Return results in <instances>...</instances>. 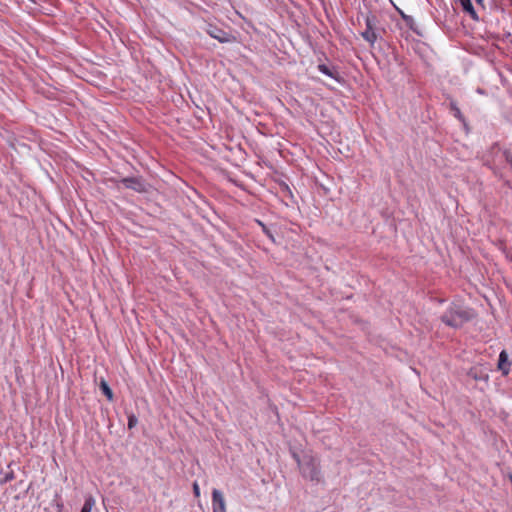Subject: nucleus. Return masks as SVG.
I'll return each mask as SVG.
<instances>
[{
  "instance_id": "obj_15",
  "label": "nucleus",
  "mask_w": 512,
  "mask_h": 512,
  "mask_svg": "<svg viewBox=\"0 0 512 512\" xmlns=\"http://www.w3.org/2000/svg\"><path fill=\"white\" fill-rule=\"evenodd\" d=\"M138 423V419L134 414H130L128 416V428L132 429L134 428Z\"/></svg>"
},
{
  "instance_id": "obj_17",
  "label": "nucleus",
  "mask_w": 512,
  "mask_h": 512,
  "mask_svg": "<svg viewBox=\"0 0 512 512\" xmlns=\"http://www.w3.org/2000/svg\"><path fill=\"white\" fill-rule=\"evenodd\" d=\"M478 3H482L483 0H476Z\"/></svg>"
},
{
  "instance_id": "obj_8",
  "label": "nucleus",
  "mask_w": 512,
  "mask_h": 512,
  "mask_svg": "<svg viewBox=\"0 0 512 512\" xmlns=\"http://www.w3.org/2000/svg\"><path fill=\"white\" fill-rule=\"evenodd\" d=\"M402 19L405 21V24L418 36H423V32L420 29L419 25L416 23L414 18L410 15L405 14L403 11H400Z\"/></svg>"
},
{
  "instance_id": "obj_2",
  "label": "nucleus",
  "mask_w": 512,
  "mask_h": 512,
  "mask_svg": "<svg viewBox=\"0 0 512 512\" xmlns=\"http://www.w3.org/2000/svg\"><path fill=\"white\" fill-rule=\"evenodd\" d=\"M473 317V311L461 304L452 303L442 314L441 320L447 326L459 328Z\"/></svg>"
},
{
  "instance_id": "obj_14",
  "label": "nucleus",
  "mask_w": 512,
  "mask_h": 512,
  "mask_svg": "<svg viewBox=\"0 0 512 512\" xmlns=\"http://www.w3.org/2000/svg\"><path fill=\"white\" fill-rule=\"evenodd\" d=\"M256 223L261 227L263 233L273 242H275L274 235L271 230L260 220H256Z\"/></svg>"
},
{
  "instance_id": "obj_6",
  "label": "nucleus",
  "mask_w": 512,
  "mask_h": 512,
  "mask_svg": "<svg viewBox=\"0 0 512 512\" xmlns=\"http://www.w3.org/2000/svg\"><path fill=\"white\" fill-rule=\"evenodd\" d=\"M208 34L218 40L220 43H228V42H231L232 40V36L231 34L225 32L224 30L218 28V27H215V26H210L207 30Z\"/></svg>"
},
{
  "instance_id": "obj_13",
  "label": "nucleus",
  "mask_w": 512,
  "mask_h": 512,
  "mask_svg": "<svg viewBox=\"0 0 512 512\" xmlns=\"http://www.w3.org/2000/svg\"><path fill=\"white\" fill-rule=\"evenodd\" d=\"M450 110L452 111L454 117L460 121H464V117L455 101L450 102Z\"/></svg>"
},
{
  "instance_id": "obj_11",
  "label": "nucleus",
  "mask_w": 512,
  "mask_h": 512,
  "mask_svg": "<svg viewBox=\"0 0 512 512\" xmlns=\"http://www.w3.org/2000/svg\"><path fill=\"white\" fill-rule=\"evenodd\" d=\"M100 389L103 392V394L108 398V400L113 399V393L109 385L106 381L102 380L100 383Z\"/></svg>"
},
{
  "instance_id": "obj_10",
  "label": "nucleus",
  "mask_w": 512,
  "mask_h": 512,
  "mask_svg": "<svg viewBox=\"0 0 512 512\" xmlns=\"http://www.w3.org/2000/svg\"><path fill=\"white\" fill-rule=\"evenodd\" d=\"M461 6L465 12H467L472 19L477 20V14L474 10L471 0H460Z\"/></svg>"
},
{
  "instance_id": "obj_1",
  "label": "nucleus",
  "mask_w": 512,
  "mask_h": 512,
  "mask_svg": "<svg viewBox=\"0 0 512 512\" xmlns=\"http://www.w3.org/2000/svg\"><path fill=\"white\" fill-rule=\"evenodd\" d=\"M292 456L296 461L299 471L304 479L312 482L313 484L324 483L318 457L310 452H305L301 456L293 452Z\"/></svg>"
},
{
  "instance_id": "obj_12",
  "label": "nucleus",
  "mask_w": 512,
  "mask_h": 512,
  "mask_svg": "<svg viewBox=\"0 0 512 512\" xmlns=\"http://www.w3.org/2000/svg\"><path fill=\"white\" fill-rule=\"evenodd\" d=\"M94 505H95L94 498L92 496H89L85 499V502H84L80 512H91Z\"/></svg>"
},
{
  "instance_id": "obj_9",
  "label": "nucleus",
  "mask_w": 512,
  "mask_h": 512,
  "mask_svg": "<svg viewBox=\"0 0 512 512\" xmlns=\"http://www.w3.org/2000/svg\"><path fill=\"white\" fill-rule=\"evenodd\" d=\"M498 369L502 372L503 375H507L510 371V362L508 354L505 350H502L499 354Z\"/></svg>"
},
{
  "instance_id": "obj_3",
  "label": "nucleus",
  "mask_w": 512,
  "mask_h": 512,
  "mask_svg": "<svg viewBox=\"0 0 512 512\" xmlns=\"http://www.w3.org/2000/svg\"><path fill=\"white\" fill-rule=\"evenodd\" d=\"M120 183L125 188L138 193H144L147 191V184L142 177H125L120 180Z\"/></svg>"
},
{
  "instance_id": "obj_5",
  "label": "nucleus",
  "mask_w": 512,
  "mask_h": 512,
  "mask_svg": "<svg viewBox=\"0 0 512 512\" xmlns=\"http://www.w3.org/2000/svg\"><path fill=\"white\" fill-rule=\"evenodd\" d=\"M212 512H226L223 494L218 489H213L212 491Z\"/></svg>"
},
{
  "instance_id": "obj_16",
  "label": "nucleus",
  "mask_w": 512,
  "mask_h": 512,
  "mask_svg": "<svg viewBox=\"0 0 512 512\" xmlns=\"http://www.w3.org/2000/svg\"><path fill=\"white\" fill-rule=\"evenodd\" d=\"M193 490L196 496L200 494L199 486L197 485V483H194Z\"/></svg>"
},
{
  "instance_id": "obj_4",
  "label": "nucleus",
  "mask_w": 512,
  "mask_h": 512,
  "mask_svg": "<svg viewBox=\"0 0 512 512\" xmlns=\"http://www.w3.org/2000/svg\"><path fill=\"white\" fill-rule=\"evenodd\" d=\"M366 28L361 33V36L371 45L373 46L377 40V33L375 31L376 26V17L375 16H367L365 19Z\"/></svg>"
},
{
  "instance_id": "obj_7",
  "label": "nucleus",
  "mask_w": 512,
  "mask_h": 512,
  "mask_svg": "<svg viewBox=\"0 0 512 512\" xmlns=\"http://www.w3.org/2000/svg\"><path fill=\"white\" fill-rule=\"evenodd\" d=\"M317 68L322 74L334 79L337 82H341L342 77L340 76V74L335 66L327 65V64H319Z\"/></svg>"
}]
</instances>
